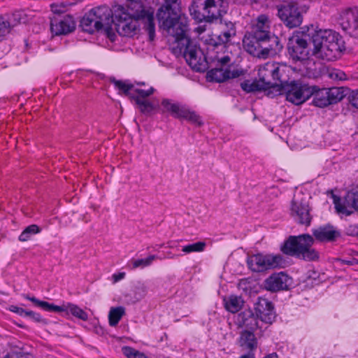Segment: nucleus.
<instances>
[{"label":"nucleus","instance_id":"9b49d317","mask_svg":"<svg viewBox=\"0 0 358 358\" xmlns=\"http://www.w3.org/2000/svg\"><path fill=\"white\" fill-rule=\"evenodd\" d=\"M282 92L287 101L294 105H300L307 101L313 94L310 86L300 81H292L282 85Z\"/></svg>","mask_w":358,"mask_h":358},{"label":"nucleus","instance_id":"bf43d9fd","mask_svg":"<svg viewBox=\"0 0 358 358\" xmlns=\"http://www.w3.org/2000/svg\"><path fill=\"white\" fill-rule=\"evenodd\" d=\"M24 358H33V355L31 352L24 353Z\"/></svg>","mask_w":358,"mask_h":358},{"label":"nucleus","instance_id":"b1692460","mask_svg":"<svg viewBox=\"0 0 358 358\" xmlns=\"http://www.w3.org/2000/svg\"><path fill=\"white\" fill-rule=\"evenodd\" d=\"M243 74V71H230L222 67H215L208 72V78L211 81L222 83L229 78H235Z\"/></svg>","mask_w":358,"mask_h":358},{"label":"nucleus","instance_id":"cd10ccee","mask_svg":"<svg viewBox=\"0 0 358 358\" xmlns=\"http://www.w3.org/2000/svg\"><path fill=\"white\" fill-rule=\"evenodd\" d=\"M313 92V104L320 108H324L330 105L329 99L327 92V88L318 89L316 86H310Z\"/></svg>","mask_w":358,"mask_h":358},{"label":"nucleus","instance_id":"e433bc0d","mask_svg":"<svg viewBox=\"0 0 358 358\" xmlns=\"http://www.w3.org/2000/svg\"><path fill=\"white\" fill-rule=\"evenodd\" d=\"M206 243L199 241L192 244L182 246V251L186 254L191 252H199L204 250Z\"/></svg>","mask_w":358,"mask_h":358},{"label":"nucleus","instance_id":"a18cd8bd","mask_svg":"<svg viewBox=\"0 0 358 358\" xmlns=\"http://www.w3.org/2000/svg\"><path fill=\"white\" fill-rule=\"evenodd\" d=\"M10 22L3 17L0 16V37L9 32Z\"/></svg>","mask_w":358,"mask_h":358},{"label":"nucleus","instance_id":"6e6d98bb","mask_svg":"<svg viewBox=\"0 0 358 358\" xmlns=\"http://www.w3.org/2000/svg\"><path fill=\"white\" fill-rule=\"evenodd\" d=\"M124 275H125L124 273H120L119 274L113 275V278L115 279V281L117 282V281L120 280L122 278H124Z\"/></svg>","mask_w":358,"mask_h":358},{"label":"nucleus","instance_id":"f8f14e48","mask_svg":"<svg viewBox=\"0 0 358 358\" xmlns=\"http://www.w3.org/2000/svg\"><path fill=\"white\" fill-rule=\"evenodd\" d=\"M309 200L306 196L299 193L294 196L290 211L293 219L300 224L309 226L312 220Z\"/></svg>","mask_w":358,"mask_h":358},{"label":"nucleus","instance_id":"680f3d73","mask_svg":"<svg viewBox=\"0 0 358 358\" xmlns=\"http://www.w3.org/2000/svg\"><path fill=\"white\" fill-rule=\"evenodd\" d=\"M5 358H15V355L14 354L7 355Z\"/></svg>","mask_w":358,"mask_h":358},{"label":"nucleus","instance_id":"9d476101","mask_svg":"<svg viewBox=\"0 0 358 358\" xmlns=\"http://www.w3.org/2000/svg\"><path fill=\"white\" fill-rule=\"evenodd\" d=\"M189 10L192 17L199 22H212L220 15L214 0H193Z\"/></svg>","mask_w":358,"mask_h":358},{"label":"nucleus","instance_id":"2f4dec72","mask_svg":"<svg viewBox=\"0 0 358 358\" xmlns=\"http://www.w3.org/2000/svg\"><path fill=\"white\" fill-rule=\"evenodd\" d=\"M131 99L134 100L139 106L140 110L143 113H150L159 108L157 105H155L147 99H142L139 96H131Z\"/></svg>","mask_w":358,"mask_h":358},{"label":"nucleus","instance_id":"13d9d810","mask_svg":"<svg viewBox=\"0 0 358 358\" xmlns=\"http://www.w3.org/2000/svg\"><path fill=\"white\" fill-rule=\"evenodd\" d=\"M240 358H255V357L253 355L248 354L241 356Z\"/></svg>","mask_w":358,"mask_h":358},{"label":"nucleus","instance_id":"6e6552de","mask_svg":"<svg viewBox=\"0 0 358 358\" xmlns=\"http://www.w3.org/2000/svg\"><path fill=\"white\" fill-rule=\"evenodd\" d=\"M286 262L283 257L280 255L257 254L248 257L247 264L253 272H262L268 269L282 268Z\"/></svg>","mask_w":358,"mask_h":358},{"label":"nucleus","instance_id":"2eb2a0df","mask_svg":"<svg viewBox=\"0 0 358 358\" xmlns=\"http://www.w3.org/2000/svg\"><path fill=\"white\" fill-rule=\"evenodd\" d=\"M280 69L278 64L266 62L259 66L258 76L266 90L278 87V82L280 80Z\"/></svg>","mask_w":358,"mask_h":358},{"label":"nucleus","instance_id":"0e129e2a","mask_svg":"<svg viewBox=\"0 0 358 358\" xmlns=\"http://www.w3.org/2000/svg\"><path fill=\"white\" fill-rule=\"evenodd\" d=\"M23 239V237H22V233L19 236V240L20 241H22Z\"/></svg>","mask_w":358,"mask_h":358},{"label":"nucleus","instance_id":"dca6fc26","mask_svg":"<svg viewBox=\"0 0 358 358\" xmlns=\"http://www.w3.org/2000/svg\"><path fill=\"white\" fill-rule=\"evenodd\" d=\"M333 198L338 213L349 215L353 210L358 212V186L347 193L343 203L341 202V199L337 196L333 195Z\"/></svg>","mask_w":358,"mask_h":358},{"label":"nucleus","instance_id":"338daca9","mask_svg":"<svg viewBox=\"0 0 358 358\" xmlns=\"http://www.w3.org/2000/svg\"><path fill=\"white\" fill-rule=\"evenodd\" d=\"M357 255H358V252H357Z\"/></svg>","mask_w":358,"mask_h":358},{"label":"nucleus","instance_id":"052dcab7","mask_svg":"<svg viewBox=\"0 0 358 358\" xmlns=\"http://www.w3.org/2000/svg\"><path fill=\"white\" fill-rule=\"evenodd\" d=\"M264 358H278V356L276 354H270L266 357H264Z\"/></svg>","mask_w":358,"mask_h":358},{"label":"nucleus","instance_id":"6ab92c4d","mask_svg":"<svg viewBox=\"0 0 358 358\" xmlns=\"http://www.w3.org/2000/svg\"><path fill=\"white\" fill-rule=\"evenodd\" d=\"M264 39L255 37V35L247 32L243 38V43L245 50L250 55L259 58H265Z\"/></svg>","mask_w":358,"mask_h":358},{"label":"nucleus","instance_id":"e2e57ef3","mask_svg":"<svg viewBox=\"0 0 358 358\" xmlns=\"http://www.w3.org/2000/svg\"><path fill=\"white\" fill-rule=\"evenodd\" d=\"M234 1L237 2L238 3H245L246 0H234Z\"/></svg>","mask_w":358,"mask_h":358},{"label":"nucleus","instance_id":"4d7b16f0","mask_svg":"<svg viewBox=\"0 0 358 358\" xmlns=\"http://www.w3.org/2000/svg\"><path fill=\"white\" fill-rule=\"evenodd\" d=\"M10 310L13 312H15V313H20L22 310L21 308H18V307H16V306H11L10 308Z\"/></svg>","mask_w":358,"mask_h":358},{"label":"nucleus","instance_id":"a211bd4d","mask_svg":"<svg viewBox=\"0 0 358 358\" xmlns=\"http://www.w3.org/2000/svg\"><path fill=\"white\" fill-rule=\"evenodd\" d=\"M292 284V278L284 272L275 273L264 282V288L271 292L287 290Z\"/></svg>","mask_w":358,"mask_h":358},{"label":"nucleus","instance_id":"f03ea898","mask_svg":"<svg viewBox=\"0 0 358 358\" xmlns=\"http://www.w3.org/2000/svg\"><path fill=\"white\" fill-rule=\"evenodd\" d=\"M312 56L327 61L339 58L345 50L342 36L331 29L315 30L312 27Z\"/></svg>","mask_w":358,"mask_h":358},{"label":"nucleus","instance_id":"aec40b11","mask_svg":"<svg viewBox=\"0 0 358 358\" xmlns=\"http://www.w3.org/2000/svg\"><path fill=\"white\" fill-rule=\"evenodd\" d=\"M341 25L349 35L358 38V8L345 10L341 15Z\"/></svg>","mask_w":358,"mask_h":358},{"label":"nucleus","instance_id":"de8ad7c7","mask_svg":"<svg viewBox=\"0 0 358 358\" xmlns=\"http://www.w3.org/2000/svg\"><path fill=\"white\" fill-rule=\"evenodd\" d=\"M134 91L138 94L137 96L134 95V96H139L142 99H145L146 97L153 94L155 90L153 87H150L148 90L136 89Z\"/></svg>","mask_w":358,"mask_h":358},{"label":"nucleus","instance_id":"f704fd0d","mask_svg":"<svg viewBox=\"0 0 358 358\" xmlns=\"http://www.w3.org/2000/svg\"><path fill=\"white\" fill-rule=\"evenodd\" d=\"M327 92L330 105L336 103L345 96L343 90L338 87L327 88Z\"/></svg>","mask_w":358,"mask_h":358},{"label":"nucleus","instance_id":"c756f323","mask_svg":"<svg viewBox=\"0 0 358 358\" xmlns=\"http://www.w3.org/2000/svg\"><path fill=\"white\" fill-rule=\"evenodd\" d=\"M224 302L225 308L231 313L238 312L244 303L242 297L236 295H230L224 299Z\"/></svg>","mask_w":358,"mask_h":358},{"label":"nucleus","instance_id":"864d4df0","mask_svg":"<svg viewBox=\"0 0 358 358\" xmlns=\"http://www.w3.org/2000/svg\"><path fill=\"white\" fill-rule=\"evenodd\" d=\"M352 105L358 108V91L353 93L351 99Z\"/></svg>","mask_w":358,"mask_h":358},{"label":"nucleus","instance_id":"5701e85b","mask_svg":"<svg viewBox=\"0 0 358 358\" xmlns=\"http://www.w3.org/2000/svg\"><path fill=\"white\" fill-rule=\"evenodd\" d=\"M270 24L271 21L268 15L262 14L257 17L256 24L250 33L254 34L255 37L266 41L271 34Z\"/></svg>","mask_w":358,"mask_h":358},{"label":"nucleus","instance_id":"69168bd1","mask_svg":"<svg viewBox=\"0 0 358 358\" xmlns=\"http://www.w3.org/2000/svg\"><path fill=\"white\" fill-rule=\"evenodd\" d=\"M176 257V255H173L171 256L170 257H171V258H173V257Z\"/></svg>","mask_w":358,"mask_h":358},{"label":"nucleus","instance_id":"473e14b6","mask_svg":"<svg viewBox=\"0 0 358 358\" xmlns=\"http://www.w3.org/2000/svg\"><path fill=\"white\" fill-rule=\"evenodd\" d=\"M125 309L122 306L113 307L108 313V322L111 327H115L122 316L124 315Z\"/></svg>","mask_w":358,"mask_h":358},{"label":"nucleus","instance_id":"8fccbe9b","mask_svg":"<svg viewBox=\"0 0 358 358\" xmlns=\"http://www.w3.org/2000/svg\"><path fill=\"white\" fill-rule=\"evenodd\" d=\"M230 62L231 58L228 55L217 58V65L220 66V67L224 68V66H227Z\"/></svg>","mask_w":358,"mask_h":358},{"label":"nucleus","instance_id":"412c9836","mask_svg":"<svg viewBox=\"0 0 358 358\" xmlns=\"http://www.w3.org/2000/svg\"><path fill=\"white\" fill-rule=\"evenodd\" d=\"M254 308L257 317H259L262 322L271 324L274 321L275 318L274 307L268 299L258 298Z\"/></svg>","mask_w":358,"mask_h":358},{"label":"nucleus","instance_id":"09e8293b","mask_svg":"<svg viewBox=\"0 0 358 358\" xmlns=\"http://www.w3.org/2000/svg\"><path fill=\"white\" fill-rule=\"evenodd\" d=\"M329 77L334 80H345L347 78L346 74L338 70H334L329 73Z\"/></svg>","mask_w":358,"mask_h":358},{"label":"nucleus","instance_id":"4c0bfd02","mask_svg":"<svg viewBox=\"0 0 358 358\" xmlns=\"http://www.w3.org/2000/svg\"><path fill=\"white\" fill-rule=\"evenodd\" d=\"M157 259H160L156 255H150L145 259H140L134 260L132 262V269H136V268L141 267L144 268L150 266L152 262Z\"/></svg>","mask_w":358,"mask_h":358},{"label":"nucleus","instance_id":"58836bf2","mask_svg":"<svg viewBox=\"0 0 358 358\" xmlns=\"http://www.w3.org/2000/svg\"><path fill=\"white\" fill-rule=\"evenodd\" d=\"M41 308L49 312H65L67 311V304H63L62 306H56L52 303L48 302L41 303Z\"/></svg>","mask_w":358,"mask_h":358},{"label":"nucleus","instance_id":"0eeeda50","mask_svg":"<svg viewBox=\"0 0 358 358\" xmlns=\"http://www.w3.org/2000/svg\"><path fill=\"white\" fill-rule=\"evenodd\" d=\"M312 29L307 31H295L288 39L287 49L289 55L295 60H306L312 56Z\"/></svg>","mask_w":358,"mask_h":358},{"label":"nucleus","instance_id":"393cba45","mask_svg":"<svg viewBox=\"0 0 358 358\" xmlns=\"http://www.w3.org/2000/svg\"><path fill=\"white\" fill-rule=\"evenodd\" d=\"M236 324L238 327L245 328V330L255 331L258 328V320L250 309L245 310L237 316Z\"/></svg>","mask_w":358,"mask_h":358},{"label":"nucleus","instance_id":"79ce46f5","mask_svg":"<svg viewBox=\"0 0 358 358\" xmlns=\"http://www.w3.org/2000/svg\"><path fill=\"white\" fill-rule=\"evenodd\" d=\"M148 293V287L144 284H138L135 287L134 298L136 301L143 299Z\"/></svg>","mask_w":358,"mask_h":358},{"label":"nucleus","instance_id":"ddd939ff","mask_svg":"<svg viewBox=\"0 0 358 358\" xmlns=\"http://www.w3.org/2000/svg\"><path fill=\"white\" fill-rule=\"evenodd\" d=\"M277 15L283 24L289 29L299 27L303 22V15L296 3L294 2L276 6Z\"/></svg>","mask_w":358,"mask_h":358},{"label":"nucleus","instance_id":"c9c22d12","mask_svg":"<svg viewBox=\"0 0 358 358\" xmlns=\"http://www.w3.org/2000/svg\"><path fill=\"white\" fill-rule=\"evenodd\" d=\"M69 313L83 321L88 320L87 313L75 304L67 303L66 314Z\"/></svg>","mask_w":358,"mask_h":358},{"label":"nucleus","instance_id":"bb28decb","mask_svg":"<svg viewBox=\"0 0 358 358\" xmlns=\"http://www.w3.org/2000/svg\"><path fill=\"white\" fill-rule=\"evenodd\" d=\"M254 331H255L251 330H243L240 333L239 344L241 347L250 351H252L257 348V341Z\"/></svg>","mask_w":358,"mask_h":358},{"label":"nucleus","instance_id":"37998d69","mask_svg":"<svg viewBox=\"0 0 358 358\" xmlns=\"http://www.w3.org/2000/svg\"><path fill=\"white\" fill-rule=\"evenodd\" d=\"M24 315L29 317L31 320L36 322H38L43 324H46L47 320L41 317V316L35 312L31 310H24Z\"/></svg>","mask_w":358,"mask_h":358},{"label":"nucleus","instance_id":"72a5a7b5","mask_svg":"<svg viewBox=\"0 0 358 358\" xmlns=\"http://www.w3.org/2000/svg\"><path fill=\"white\" fill-rule=\"evenodd\" d=\"M110 81L114 84L115 88L119 90V93H123L124 95L128 96L131 99L130 90L134 88V85L128 81L117 80L115 78H110Z\"/></svg>","mask_w":358,"mask_h":358},{"label":"nucleus","instance_id":"3c124183","mask_svg":"<svg viewBox=\"0 0 358 358\" xmlns=\"http://www.w3.org/2000/svg\"><path fill=\"white\" fill-rule=\"evenodd\" d=\"M341 262L342 264L354 266L358 264V259L355 258H350V259H341Z\"/></svg>","mask_w":358,"mask_h":358},{"label":"nucleus","instance_id":"a19ab883","mask_svg":"<svg viewBox=\"0 0 358 358\" xmlns=\"http://www.w3.org/2000/svg\"><path fill=\"white\" fill-rule=\"evenodd\" d=\"M69 4L66 3H52L50 5L51 10L53 13V16H61L60 14L66 11Z\"/></svg>","mask_w":358,"mask_h":358},{"label":"nucleus","instance_id":"c03bdc74","mask_svg":"<svg viewBox=\"0 0 358 358\" xmlns=\"http://www.w3.org/2000/svg\"><path fill=\"white\" fill-rule=\"evenodd\" d=\"M41 231V229L36 224H31L24 229V241H27L31 235L36 234Z\"/></svg>","mask_w":358,"mask_h":358},{"label":"nucleus","instance_id":"5fc2aeb1","mask_svg":"<svg viewBox=\"0 0 358 358\" xmlns=\"http://www.w3.org/2000/svg\"><path fill=\"white\" fill-rule=\"evenodd\" d=\"M27 299H28L29 300H30L31 301H32L36 306L41 308V303H45V301H39L38 299H36L35 297H29L27 296Z\"/></svg>","mask_w":358,"mask_h":358},{"label":"nucleus","instance_id":"39448f33","mask_svg":"<svg viewBox=\"0 0 358 358\" xmlns=\"http://www.w3.org/2000/svg\"><path fill=\"white\" fill-rule=\"evenodd\" d=\"M314 238L309 234L291 236L285 242L281 250L284 254L313 261L318 258L317 251L312 248Z\"/></svg>","mask_w":358,"mask_h":358},{"label":"nucleus","instance_id":"4be33fe9","mask_svg":"<svg viewBox=\"0 0 358 358\" xmlns=\"http://www.w3.org/2000/svg\"><path fill=\"white\" fill-rule=\"evenodd\" d=\"M226 29H224L220 34L213 35L208 40V44L215 48L221 46L224 48V45L228 43L231 38L236 35V28L231 22H224Z\"/></svg>","mask_w":358,"mask_h":358},{"label":"nucleus","instance_id":"423d86ee","mask_svg":"<svg viewBox=\"0 0 358 358\" xmlns=\"http://www.w3.org/2000/svg\"><path fill=\"white\" fill-rule=\"evenodd\" d=\"M180 0H165V3L157 11V17L160 27L167 34H174L182 20L188 24L187 18L180 14Z\"/></svg>","mask_w":358,"mask_h":358},{"label":"nucleus","instance_id":"49530a36","mask_svg":"<svg viewBox=\"0 0 358 358\" xmlns=\"http://www.w3.org/2000/svg\"><path fill=\"white\" fill-rule=\"evenodd\" d=\"M345 232L348 236H358V223L349 224L345 227Z\"/></svg>","mask_w":358,"mask_h":358},{"label":"nucleus","instance_id":"7c9ffc66","mask_svg":"<svg viewBox=\"0 0 358 358\" xmlns=\"http://www.w3.org/2000/svg\"><path fill=\"white\" fill-rule=\"evenodd\" d=\"M241 87L246 93L267 90L259 79L245 80L241 83Z\"/></svg>","mask_w":358,"mask_h":358},{"label":"nucleus","instance_id":"ea45409f","mask_svg":"<svg viewBox=\"0 0 358 358\" xmlns=\"http://www.w3.org/2000/svg\"><path fill=\"white\" fill-rule=\"evenodd\" d=\"M122 351L127 358H148L144 354L129 346L123 347Z\"/></svg>","mask_w":358,"mask_h":358},{"label":"nucleus","instance_id":"a878e982","mask_svg":"<svg viewBox=\"0 0 358 358\" xmlns=\"http://www.w3.org/2000/svg\"><path fill=\"white\" fill-rule=\"evenodd\" d=\"M315 238L321 242H331L341 236V234L334 227L325 225L320 227L313 231Z\"/></svg>","mask_w":358,"mask_h":358},{"label":"nucleus","instance_id":"20e7f679","mask_svg":"<svg viewBox=\"0 0 358 358\" xmlns=\"http://www.w3.org/2000/svg\"><path fill=\"white\" fill-rule=\"evenodd\" d=\"M178 26V29L175 30L174 34H168L174 39L172 45L173 52L176 55H182L193 69L196 71H201L205 57L196 42L187 36L189 25L186 24L185 20L182 19Z\"/></svg>","mask_w":358,"mask_h":358},{"label":"nucleus","instance_id":"603ef678","mask_svg":"<svg viewBox=\"0 0 358 358\" xmlns=\"http://www.w3.org/2000/svg\"><path fill=\"white\" fill-rule=\"evenodd\" d=\"M12 17L13 19V24L14 25L20 23V20H21V18H22L21 11H16V12H15L13 14Z\"/></svg>","mask_w":358,"mask_h":358},{"label":"nucleus","instance_id":"f257e3e1","mask_svg":"<svg viewBox=\"0 0 358 358\" xmlns=\"http://www.w3.org/2000/svg\"><path fill=\"white\" fill-rule=\"evenodd\" d=\"M138 20L130 17L122 5L115 6L113 11L104 5L94 8L86 13L80 21V26L85 31L94 33L101 30L108 31L114 23L120 36L133 37L139 31Z\"/></svg>","mask_w":358,"mask_h":358},{"label":"nucleus","instance_id":"1a4fd4ad","mask_svg":"<svg viewBox=\"0 0 358 358\" xmlns=\"http://www.w3.org/2000/svg\"><path fill=\"white\" fill-rule=\"evenodd\" d=\"M127 1L126 10L129 13L130 17L143 20L144 29L148 32L150 40H154L155 27L153 12L145 10L141 0H127Z\"/></svg>","mask_w":358,"mask_h":358},{"label":"nucleus","instance_id":"c85d7f7f","mask_svg":"<svg viewBox=\"0 0 358 358\" xmlns=\"http://www.w3.org/2000/svg\"><path fill=\"white\" fill-rule=\"evenodd\" d=\"M282 48V45L280 44L278 37L271 33L264 45L265 58L269 55L277 54Z\"/></svg>","mask_w":358,"mask_h":358},{"label":"nucleus","instance_id":"f3484780","mask_svg":"<svg viewBox=\"0 0 358 358\" xmlns=\"http://www.w3.org/2000/svg\"><path fill=\"white\" fill-rule=\"evenodd\" d=\"M75 27L76 23L69 15L50 17V31L55 36L66 35L72 32Z\"/></svg>","mask_w":358,"mask_h":358},{"label":"nucleus","instance_id":"4468645a","mask_svg":"<svg viewBox=\"0 0 358 358\" xmlns=\"http://www.w3.org/2000/svg\"><path fill=\"white\" fill-rule=\"evenodd\" d=\"M162 106L165 111L169 112L176 118L185 119L197 125L202 124L201 117L184 105L164 99L162 101Z\"/></svg>","mask_w":358,"mask_h":358},{"label":"nucleus","instance_id":"7ed1b4c3","mask_svg":"<svg viewBox=\"0 0 358 358\" xmlns=\"http://www.w3.org/2000/svg\"><path fill=\"white\" fill-rule=\"evenodd\" d=\"M178 26V29L175 30L174 34H168L174 39L172 45L173 52L176 55H182L193 69L196 71H201L205 57L196 42L187 36L189 25L186 24L185 20L182 19Z\"/></svg>","mask_w":358,"mask_h":358}]
</instances>
